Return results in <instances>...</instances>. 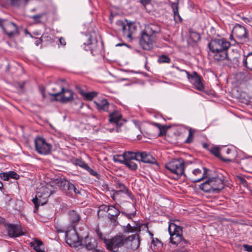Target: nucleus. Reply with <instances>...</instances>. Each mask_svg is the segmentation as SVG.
Masks as SVG:
<instances>
[{
  "label": "nucleus",
  "instance_id": "473e14b6",
  "mask_svg": "<svg viewBox=\"0 0 252 252\" xmlns=\"http://www.w3.org/2000/svg\"><path fill=\"white\" fill-rule=\"evenodd\" d=\"M124 164L130 170L135 171L137 169L138 166L137 164L134 162L132 160L125 161Z\"/></svg>",
  "mask_w": 252,
  "mask_h": 252
},
{
  "label": "nucleus",
  "instance_id": "37998d69",
  "mask_svg": "<svg viewBox=\"0 0 252 252\" xmlns=\"http://www.w3.org/2000/svg\"><path fill=\"white\" fill-rule=\"evenodd\" d=\"M113 159L115 162H118L124 164L125 162L123 154L114 156L113 157Z\"/></svg>",
  "mask_w": 252,
  "mask_h": 252
},
{
  "label": "nucleus",
  "instance_id": "412c9836",
  "mask_svg": "<svg viewBox=\"0 0 252 252\" xmlns=\"http://www.w3.org/2000/svg\"><path fill=\"white\" fill-rule=\"evenodd\" d=\"M108 218L112 222H115L119 215L120 212L114 205H111L110 210L108 212Z\"/></svg>",
  "mask_w": 252,
  "mask_h": 252
},
{
  "label": "nucleus",
  "instance_id": "393cba45",
  "mask_svg": "<svg viewBox=\"0 0 252 252\" xmlns=\"http://www.w3.org/2000/svg\"><path fill=\"white\" fill-rule=\"evenodd\" d=\"M243 62L244 65L252 71V52L244 56Z\"/></svg>",
  "mask_w": 252,
  "mask_h": 252
},
{
  "label": "nucleus",
  "instance_id": "2eb2a0df",
  "mask_svg": "<svg viewBox=\"0 0 252 252\" xmlns=\"http://www.w3.org/2000/svg\"><path fill=\"white\" fill-rule=\"evenodd\" d=\"M186 74L188 79L193 84L196 90L202 91L204 89L201 78L196 72H193L192 74H190L189 72H186Z\"/></svg>",
  "mask_w": 252,
  "mask_h": 252
},
{
  "label": "nucleus",
  "instance_id": "2f4dec72",
  "mask_svg": "<svg viewBox=\"0 0 252 252\" xmlns=\"http://www.w3.org/2000/svg\"><path fill=\"white\" fill-rule=\"evenodd\" d=\"M116 187L118 190L122 191V192L125 193L127 195L130 194V192L127 189V188L126 187V186L120 183V182H118L116 183Z\"/></svg>",
  "mask_w": 252,
  "mask_h": 252
},
{
  "label": "nucleus",
  "instance_id": "69168bd1",
  "mask_svg": "<svg viewBox=\"0 0 252 252\" xmlns=\"http://www.w3.org/2000/svg\"><path fill=\"white\" fill-rule=\"evenodd\" d=\"M203 148L205 149H206L208 150V148H210V147H209L207 143H203L202 144Z\"/></svg>",
  "mask_w": 252,
  "mask_h": 252
},
{
  "label": "nucleus",
  "instance_id": "bb28decb",
  "mask_svg": "<svg viewBox=\"0 0 252 252\" xmlns=\"http://www.w3.org/2000/svg\"><path fill=\"white\" fill-rule=\"evenodd\" d=\"M138 152H132L127 151L124 153L123 156L125 161L131 160L135 159L137 160L138 158Z\"/></svg>",
  "mask_w": 252,
  "mask_h": 252
},
{
  "label": "nucleus",
  "instance_id": "c85d7f7f",
  "mask_svg": "<svg viewBox=\"0 0 252 252\" xmlns=\"http://www.w3.org/2000/svg\"><path fill=\"white\" fill-rule=\"evenodd\" d=\"M221 152L223 155L228 156L226 158H228L230 159V161H231L230 158H232L234 155V151L232 149L229 148L222 147L221 149Z\"/></svg>",
  "mask_w": 252,
  "mask_h": 252
},
{
  "label": "nucleus",
  "instance_id": "de8ad7c7",
  "mask_svg": "<svg viewBox=\"0 0 252 252\" xmlns=\"http://www.w3.org/2000/svg\"><path fill=\"white\" fill-rule=\"evenodd\" d=\"M9 179L10 178L18 180L19 178V175L17 174L15 171H10L8 172Z\"/></svg>",
  "mask_w": 252,
  "mask_h": 252
},
{
  "label": "nucleus",
  "instance_id": "a19ab883",
  "mask_svg": "<svg viewBox=\"0 0 252 252\" xmlns=\"http://www.w3.org/2000/svg\"><path fill=\"white\" fill-rule=\"evenodd\" d=\"M75 164L76 165L79 166L80 167L83 168L84 169H86L87 167H88V164L81 159H76L75 160Z\"/></svg>",
  "mask_w": 252,
  "mask_h": 252
},
{
  "label": "nucleus",
  "instance_id": "e2e57ef3",
  "mask_svg": "<svg viewBox=\"0 0 252 252\" xmlns=\"http://www.w3.org/2000/svg\"><path fill=\"white\" fill-rule=\"evenodd\" d=\"M175 68L177 70H179V71H181V72H185L186 73V72H188V71H187V70H186L181 69V68H180L179 67H178V66H175Z\"/></svg>",
  "mask_w": 252,
  "mask_h": 252
},
{
  "label": "nucleus",
  "instance_id": "603ef678",
  "mask_svg": "<svg viewBox=\"0 0 252 252\" xmlns=\"http://www.w3.org/2000/svg\"><path fill=\"white\" fill-rule=\"evenodd\" d=\"M244 250L248 252H252V245L244 244L243 245Z\"/></svg>",
  "mask_w": 252,
  "mask_h": 252
},
{
  "label": "nucleus",
  "instance_id": "b1692460",
  "mask_svg": "<svg viewBox=\"0 0 252 252\" xmlns=\"http://www.w3.org/2000/svg\"><path fill=\"white\" fill-rule=\"evenodd\" d=\"M174 14V19L176 23H181L182 19L179 13L178 3L172 2L171 5Z\"/></svg>",
  "mask_w": 252,
  "mask_h": 252
},
{
  "label": "nucleus",
  "instance_id": "052dcab7",
  "mask_svg": "<svg viewBox=\"0 0 252 252\" xmlns=\"http://www.w3.org/2000/svg\"><path fill=\"white\" fill-rule=\"evenodd\" d=\"M43 194L40 191L37 192V193L35 196V197H37V199H38V198L41 199V198H43Z\"/></svg>",
  "mask_w": 252,
  "mask_h": 252
},
{
  "label": "nucleus",
  "instance_id": "aec40b11",
  "mask_svg": "<svg viewBox=\"0 0 252 252\" xmlns=\"http://www.w3.org/2000/svg\"><path fill=\"white\" fill-rule=\"evenodd\" d=\"M80 246L89 250H94L96 247V242L95 239L89 237L87 235L84 238H82Z\"/></svg>",
  "mask_w": 252,
  "mask_h": 252
},
{
  "label": "nucleus",
  "instance_id": "a878e982",
  "mask_svg": "<svg viewBox=\"0 0 252 252\" xmlns=\"http://www.w3.org/2000/svg\"><path fill=\"white\" fill-rule=\"evenodd\" d=\"M96 105L98 110L108 112L110 104L106 99L102 100L99 102L96 103Z\"/></svg>",
  "mask_w": 252,
  "mask_h": 252
},
{
  "label": "nucleus",
  "instance_id": "13d9d810",
  "mask_svg": "<svg viewBox=\"0 0 252 252\" xmlns=\"http://www.w3.org/2000/svg\"><path fill=\"white\" fill-rule=\"evenodd\" d=\"M40 91L41 94L42 95L43 97L45 98V96H46V95H45V88L44 87H40Z\"/></svg>",
  "mask_w": 252,
  "mask_h": 252
},
{
  "label": "nucleus",
  "instance_id": "1a4fd4ad",
  "mask_svg": "<svg viewBox=\"0 0 252 252\" xmlns=\"http://www.w3.org/2000/svg\"><path fill=\"white\" fill-rule=\"evenodd\" d=\"M203 173L201 169L196 168L193 170L191 172L185 174L184 176L192 182H199L207 177L208 169L205 167H203Z\"/></svg>",
  "mask_w": 252,
  "mask_h": 252
},
{
  "label": "nucleus",
  "instance_id": "7ed1b4c3",
  "mask_svg": "<svg viewBox=\"0 0 252 252\" xmlns=\"http://www.w3.org/2000/svg\"><path fill=\"white\" fill-rule=\"evenodd\" d=\"M35 151L39 154L47 155L50 154L52 151V145L47 142L43 137H36L34 140Z\"/></svg>",
  "mask_w": 252,
  "mask_h": 252
},
{
  "label": "nucleus",
  "instance_id": "6e6552de",
  "mask_svg": "<svg viewBox=\"0 0 252 252\" xmlns=\"http://www.w3.org/2000/svg\"><path fill=\"white\" fill-rule=\"evenodd\" d=\"M0 27L9 37H12L15 35L19 34L16 25L6 19L0 18Z\"/></svg>",
  "mask_w": 252,
  "mask_h": 252
},
{
  "label": "nucleus",
  "instance_id": "9b49d317",
  "mask_svg": "<svg viewBox=\"0 0 252 252\" xmlns=\"http://www.w3.org/2000/svg\"><path fill=\"white\" fill-rule=\"evenodd\" d=\"M109 121L111 124H115L116 126V131L120 132L121 127L126 122V121L122 118V116L117 111H114L110 113L109 115Z\"/></svg>",
  "mask_w": 252,
  "mask_h": 252
},
{
  "label": "nucleus",
  "instance_id": "cd10ccee",
  "mask_svg": "<svg viewBox=\"0 0 252 252\" xmlns=\"http://www.w3.org/2000/svg\"><path fill=\"white\" fill-rule=\"evenodd\" d=\"M199 189L202 190L204 192H214L212 189V186H211L210 181L209 179L206 181L204 183L201 184L199 186Z\"/></svg>",
  "mask_w": 252,
  "mask_h": 252
},
{
  "label": "nucleus",
  "instance_id": "4c0bfd02",
  "mask_svg": "<svg viewBox=\"0 0 252 252\" xmlns=\"http://www.w3.org/2000/svg\"><path fill=\"white\" fill-rule=\"evenodd\" d=\"M158 61L160 63H169L171 62V60L168 56L162 55L159 56Z\"/></svg>",
  "mask_w": 252,
  "mask_h": 252
},
{
  "label": "nucleus",
  "instance_id": "c9c22d12",
  "mask_svg": "<svg viewBox=\"0 0 252 252\" xmlns=\"http://www.w3.org/2000/svg\"><path fill=\"white\" fill-rule=\"evenodd\" d=\"M111 205H101L99 207V210L97 212V215L98 217L103 216L104 214H100L101 212H108L110 210V207Z\"/></svg>",
  "mask_w": 252,
  "mask_h": 252
},
{
  "label": "nucleus",
  "instance_id": "0e129e2a",
  "mask_svg": "<svg viewBox=\"0 0 252 252\" xmlns=\"http://www.w3.org/2000/svg\"><path fill=\"white\" fill-rule=\"evenodd\" d=\"M243 19L244 21L246 23H248L251 22V20L248 18L244 17L243 18Z\"/></svg>",
  "mask_w": 252,
  "mask_h": 252
},
{
  "label": "nucleus",
  "instance_id": "4d7b16f0",
  "mask_svg": "<svg viewBox=\"0 0 252 252\" xmlns=\"http://www.w3.org/2000/svg\"><path fill=\"white\" fill-rule=\"evenodd\" d=\"M151 0H140L141 3L145 6L151 2Z\"/></svg>",
  "mask_w": 252,
  "mask_h": 252
},
{
  "label": "nucleus",
  "instance_id": "39448f33",
  "mask_svg": "<svg viewBox=\"0 0 252 252\" xmlns=\"http://www.w3.org/2000/svg\"><path fill=\"white\" fill-rule=\"evenodd\" d=\"M126 243V237L123 235H116L113 238L105 240V244L107 249L113 252L118 251L120 247Z\"/></svg>",
  "mask_w": 252,
  "mask_h": 252
},
{
  "label": "nucleus",
  "instance_id": "c03bdc74",
  "mask_svg": "<svg viewBox=\"0 0 252 252\" xmlns=\"http://www.w3.org/2000/svg\"><path fill=\"white\" fill-rule=\"evenodd\" d=\"M137 230V228L135 227L131 226L129 223L124 228V231L126 232H134Z\"/></svg>",
  "mask_w": 252,
  "mask_h": 252
},
{
  "label": "nucleus",
  "instance_id": "dca6fc26",
  "mask_svg": "<svg viewBox=\"0 0 252 252\" xmlns=\"http://www.w3.org/2000/svg\"><path fill=\"white\" fill-rule=\"evenodd\" d=\"M84 44L88 46L93 55L95 56L99 53L101 49L98 44L97 40L95 37L90 36L88 41Z\"/></svg>",
  "mask_w": 252,
  "mask_h": 252
},
{
  "label": "nucleus",
  "instance_id": "5701e85b",
  "mask_svg": "<svg viewBox=\"0 0 252 252\" xmlns=\"http://www.w3.org/2000/svg\"><path fill=\"white\" fill-rule=\"evenodd\" d=\"M208 151L210 152L212 154H213L215 157L220 158L221 160L229 162L230 159L228 158H224L223 157L221 156L220 154V151H221V149L220 147L217 146H212L210 147V148H208Z\"/></svg>",
  "mask_w": 252,
  "mask_h": 252
},
{
  "label": "nucleus",
  "instance_id": "49530a36",
  "mask_svg": "<svg viewBox=\"0 0 252 252\" xmlns=\"http://www.w3.org/2000/svg\"><path fill=\"white\" fill-rule=\"evenodd\" d=\"M85 170L88 171L91 175L96 177L97 179L99 178V175L97 173V172L91 168L89 166L88 167H87Z\"/></svg>",
  "mask_w": 252,
  "mask_h": 252
},
{
  "label": "nucleus",
  "instance_id": "bf43d9fd",
  "mask_svg": "<svg viewBox=\"0 0 252 252\" xmlns=\"http://www.w3.org/2000/svg\"><path fill=\"white\" fill-rule=\"evenodd\" d=\"M59 42H60V44L61 45L64 46L66 44L65 40L63 37H61L59 39Z\"/></svg>",
  "mask_w": 252,
  "mask_h": 252
},
{
  "label": "nucleus",
  "instance_id": "7c9ffc66",
  "mask_svg": "<svg viewBox=\"0 0 252 252\" xmlns=\"http://www.w3.org/2000/svg\"><path fill=\"white\" fill-rule=\"evenodd\" d=\"M69 215L73 224H76L80 220L79 215L74 210L70 211Z\"/></svg>",
  "mask_w": 252,
  "mask_h": 252
},
{
  "label": "nucleus",
  "instance_id": "ea45409f",
  "mask_svg": "<svg viewBox=\"0 0 252 252\" xmlns=\"http://www.w3.org/2000/svg\"><path fill=\"white\" fill-rule=\"evenodd\" d=\"M95 231L97 234V237L98 238L103 241L104 243L105 244V240H107L108 239H106L103 235L102 233L100 231L99 229V227L98 225H97L95 228Z\"/></svg>",
  "mask_w": 252,
  "mask_h": 252
},
{
  "label": "nucleus",
  "instance_id": "f3484780",
  "mask_svg": "<svg viewBox=\"0 0 252 252\" xmlns=\"http://www.w3.org/2000/svg\"><path fill=\"white\" fill-rule=\"evenodd\" d=\"M209 180L214 192H218L224 187V179L222 177L210 178Z\"/></svg>",
  "mask_w": 252,
  "mask_h": 252
},
{
  "label": "nucleus",
  "instance_id": "ddd939ff",
  "mask_svg": "<svg viewBox=\"0 0 252 252\" xmlns=\"http://www.w3.org/2000/svg\"><path fill=\"white\" fill-rule=\"evenodd\" d=\"M61 186L63 187L65 190L67 195L73 196L74 195L80 194L81 190L79 188H77L75 186L70 183L68 181L64 180L61 182Z\"/></svg>",
  "mask_w": 252,
  "mask_h": 252
},
{
  "label": "nucleus",
  "instance_id": "a18cd8bd",
  "mask_svg": "<svg viewBox=\"0 0 252 252\" xmlns=\"http://www.w3.org/2000/svg\"><path fill=\"white\" fill-rule=\"evenodd\" d=\"M96 95V94L94 92H91L85 93L84 94V97L87 100H91L93 99Z\"/></svg>",
  "mask_w": 252,
  "mask_h": 252
},
{
  "label": "nucleus",
  "instance_id": "680f3d73",
  "mask_svg": "<svg viewBox=\"0 0 252 252\" xmlns=\"http://www.w3.org/2000/svg\"><path fill=\"white\" fill-rule=\"evenodd\" d=\"M120 192H122V191H120L119 190H116L114 191V193L112 196V198L113 199H114V197L116 196H117L118 195H119L120 193Z\"/></svg>",
  "mask_w": 252,
  "mask_h": 252
},
{
  "label": "nucleus",
  "instance_id": "0eeeda50",
  "mask_svg": "<svg viewBox=\"0 0 252 252\" xmlns=\"http://www.w3.org/2000/svg\"><path fill=\"white\" fill-rule=\"evenodd\" d=\"M116 26L118 30L123 32L124 36L131 38V35L135 30L133 23L128 22L126 19L119 20L116 22Z\"/></svg>",
  "mask_w": 252,
  "mask_h": 252
},
{
  "label": "nucleus",
  "instance_id": "20e7f679",
  "mask_svg": "<svg viewBox=\"0 0 252 252\" xmlns=\"http://www.w3.org/2000/svg\"><path fill=\"white\" fill-rule=\"evenodd\" d=\"M185 164L184 159L180 158L167 163L165 167L168 170L178 176H181L182 175L184 176V174H186L184 172Z\"/></svg>",
  "mask_w": 252,
  "mask_h": 252
},
{
  "label": "nucleus",
  "instance_id": "f257e3e1",
  "mask_svg": "<svg viewBox=\"0 0 252 252\" xmlns=\"http://www.w3.org/2000/svg\"><path fill=\"white\" fill-rule=\"evenodd\" d=\"M160 27L155 24H149L141 32L139 39L140 46L145 50H152L157 40V34L160 32Z\"/></svg>",
  "mask_w": 252,
  "mask_h": 252
},
{
  "label": "nucleus",
  "instance_id": "864d4df0",
  "mask_svg": "<svg viewBox=\"0 0 252 252\" xmlns=\"http://www.w3.org/2000/svg\"><path fill=\"white\" fill-rule=\"evenodd\" d=\"M191 33V35L192 36H194V38L196 40H199L200 39V35L197 32H192Z\"/></svg>",
  "mask_w": 252,
  "mask_h": 252
},
{
  "label": "nucleus",
  "instance_id": "f03ea898",
  "mask_svg": "<svg viewBox=\"0 0 252 252\" xmlns=\"http://www.w3.org/2000/svg\"><path fill=\"white\" fill-rule=\"evenodd\" d=\"M230 45V43L223 38L213 39L208 44L214 59L217 61L228 59L227 51Z\"/></svg>",
  "mask_w": 252,
  "mask_h": 252
},
{
  "label": "nucleus",
  "instance_id": "09e8293b",
  "mask_svg": "<svg viewBox=\"0 0 252 252\" xmlns=\"http://www.w3.org/2000/svg\"><path fill=\"white\" fill-rule=\"evenodd\" d=\"M154 125L156 126L157 127L159 128L160 130V134L159 135H163L164 133H165V131L164 130V126H162L158 123H154Z\"/></svg>",
  "mask_w": 252,
  "mask_h": 252
},
{
  "label": "nucleus",
  "instance_id": "f8f14e48",
  "mask_svg": "<svg viewBox=\"0 0 252 252\" xmlns=\"http://www.w3.org/2000/svg\"><path fill=\"white\" fill-rule=\"evenodd\" d=\"M233 34L238 39L247 41L248 40V32L246 28L239 24H237L233 28L232 30Z\"/></svg>",
  "mask_w": 252,
  "mask_h": 252
},
{
  "label": "nucleus",
  "instance_id": "72a5a7b5",
  "mask_svg": "<svg viewBox=\"0 0 252 252\" xmlns=\"http://www.w3.org/2000/svg\"><path fill=\"white\" fill-rule=\"evenodd\" d=\"M195 132V129L190 128L189 130V135L185 141L186 143L189 144L192 142L193 140V135Z\"/></svg>",
  "mask_w": 252,
  "mask_h": 252
},
{
  "label": "nucleus",
  "instance_id": "338daca9",
  "mask_svg": "<svg viewBox=\"0 0 252 252\" xmlns=\"http://www.w3.org/2000/svg\"><path fill=\"white\" fill-rule=\"evenodd\" d=\"M41 42V39H37V40L35 41V44L37 46L38 45V44Z\"/></svg>",
  "mask_w": 252,
  "mask_h": 252
},
{
  "label": "nucleus",
  "instance_id": "774afa93",
  "mask_svg": "<svg viewBox=\"0 0 252 252\" xmlns=\"http://www.w3.org/2000/svg\"><path fill=\"white\" fill-rule=\"evenodd\" d=\"M148 232L149 234L151 236V238L152 239L153 238H154L153 237V236H154L153 234L151 231H150L149 230H148Z\"/></svg>",
  "mask_w": 252,
  "mask_h": 252
},
{
  "label": "nucleus",
  "instance_id": "a211bd4d",
  "mask_svg": "<svg viewBox=\"0 0 252 252\" xmlns=\"http://www.w3.org/2000/svg\"><path fill=\"white\" fill-rule=\"evenodd\" d=\"M6 230L10 237H17L24 234L21 226L18 224H8L6 226Z\"/></svg>",
  "mask_w": 252,
  "mask_h": 252
},
{
  "label": "nucleus",
  "instance_id": "c756f323",
  "mask_svg": "<svg viewBox=\"0 0 252 252\" xmlns=\"http://www.w3.org/2000/svg\"><path fill=\"white\" fill-rule=\"evenodd\" d=\"M32 202L34 205L35 209H37L40 205H43L47 203V198H44V196L41 199L39 198L37 199V197H34L32 198Z\"/></svg>",
  "mask_w": 252,
  "mask_h": 252
},
{
  "label": "nucleus",
  "instance_id": "6ab92c4d",
  "mask_svg": "<svg viewBox=\"0 0 252 252\" xmlns=\"http://www.w3.org/2000/svg\"><path fill=\"white\" fill-rule=\"evenodd\" d=\"M137 161L152 164L157 163L155 158L151 154L146 152H138Z\"/></svg>",
  "mask_w": 252,
  "mask_h": 252
},
{
  "label": "nucleus",
  "instance_id": "f704fd0d",
  "mask_svg": "<svg viewBox=\"0 0 252 252\" xmlns=\"http://www.w3.org/2000/svg\"><path fill=\"white\" fill-rule=\"evenodd\" d=\"M39 190L43 193L44 198H48L51 194V191L47 187H42Z\"/></svg>",
  "mask_w": 252,
  "mask_h": 252
},
{
  "label": "nucleus",
  "instance_id": "5fc2aeb1",
  "mask_svg": "<svg viewBox=\"0 0 252 252\" xmlns=\"http://www.w3.org/2000/svg\"><path fill=\"white\" fill-rule=\"evenodd\" d=\"M152 244L155 246L157 245V244H161V242L157 238H153L152 240Z\"/></svg>",
  "mask_w": 252,
  "mask_h": 252
},
{
  "label": "nucleus",
  "instance_id": "79ce46f5",
  "mask_svg": "<svg viewBox=\"0 0 252 252\" xmlns=\"http://www.w3.org/2000/svg\"><path fill=\"white\" fill-rule=\"evenodd\" d=\"M237 181L239 182V184H242L245 187H248V184L247 181L245 180L244 177L241 175L236 176Z\"/></svg>",
  "mask_w": 252,
  "mask_h": 252
},
{
  "label": "nucleus",
  "instance_id": "4be33fe9",
  "mask_svg": "<svg viewBox=\"0 0 252 252\" xmlns=\"http://www.w3.org/2000/svg\"><path fill=\"white\" fill-rule=\"evenodd\" d=\"M30 245L31 247L37 252H45L43 244L41 241L34 239L30 243Z\"/></svg>",
  "mask_w": 252,
  "mask_h": 252
},
{
  "label": "nucleus",
  "instance_id": "58836bf2",
  "mask_svg": "<svg viewBox=\"0 0 252 252\" xmlns=\"http://www.w3.org/2000/svg\"><path fill=\"white\" fill-rule=\"evenodd\" d=\"M45 14V13L38 14L31 16V18H32L35 23H41V18H42Z\"/></svg>",
  "mask_w": 252,
  "mask_h": 252
},
{
  "label": "nucleus",
  "instance_id": "423d86ee",
  "mask_svg": "<svg viewBox=\"0 0 252 252\" xmlns=\"http://www.w3.org/2000/svg\"><path fill=\"white\" fill-rule=\"evenodd\" d=\"M50 95L53 96L54 100L60 101L62 103H67L71 101L73 99L74 93L70 90L61 88V91L55 93H49Z\"/></svg>",
  "mask_w": 252,
  "mask_h": 252
},
{
  "label": "nucleus",
  "instance_id": "3c124183",
  "mask_svg": "<svg viewBox=\"0 0 252 252\" xmlns=\"http://www.w3.org/2000/svg\"><path fill=\"white\" fill-rule=\"evenodd\" d=\"M121 213H122V215H123L125 216H126L128 219H131L132 218V217H134L135 216V215H136V213L135 212L128 214V213H126L125 212H122Z\"/></svg>",
  "mask_w": 252,
  "mask_h": 252
},
{
  "label": "nucleus",
  "instance_id": "9d476101",
  "mask_svg": "<svg viewBox=\"0 0 252 252\" xmlns=\"http://www.w3.org/2000/svg\"><path fill=\"white\" fill-rule=\"evenodd\" d=\"M82 237L75 230H70L65 233V241L70 246L77 247L80 246Z\"/></svg>",
  "mask_w": 252,
  "mask_h": 252
},
{
  "label": "nucleus",
  "instance_id": "6e6d98bb",
  "mask_svg": "<svg viewBox=\"0 0 252 252\" xmlns=\"http://www.w3.org/2000/svg\"><path fill=\"white\" fill-rule=\"evenodd\" d=\"M25 82H23L22 83H18V87L20 89L21 92H23L24 91V88L25 86Z\"/></svg>",
  "mask_w": 252,
  "mask_h": 252
},
{
  "label": "nucleus",
  "instance_id": "8fccbe9b",
  "mask_svg": "<svg viewBox=\"0 0 252 252\" xmlns=\"http://www.w3.org/2000/svg\"><path fill=\"white\" fill-rule=\"evenodd\" d=\"M8 172H2L0 173V178L4 181H8L9 176Z\"/></svg>",
  "mask_w": 252,
  "mask_h": 252
},
{
  "label": "nucleus",
  "instance_id": "e433bc0d",
  "mask_svg": "<svg viewBox=\"0 0 252 252\" xmlns=\"http://www.w3.org/2000/svg\"><path fill=\"white\" fill-rule=\"evenodd\" d=\"M10 3L12 6H19L21 4L24 3L26 4L29 0H10Z\"/></svg>",
  "mask_w": 252,
  "mask_h": 252
},
{
  "label": "nucleus",
  "instance_id": "4468645a",
  "mask_svg": "<svg viewBox=\"0 0 252 252\" xmlns=\"http://www.w3.org/2000/svg\"><path fill=\"white\" fill-rule=\"evenodd\" d=\"M140 243V237L138 234H133L126 237V245L128 249L135 251L139 247Z\"/></svg>",
  "mask_w": 252,
  "mask_h": 252
}]
</instances>
